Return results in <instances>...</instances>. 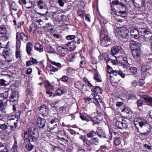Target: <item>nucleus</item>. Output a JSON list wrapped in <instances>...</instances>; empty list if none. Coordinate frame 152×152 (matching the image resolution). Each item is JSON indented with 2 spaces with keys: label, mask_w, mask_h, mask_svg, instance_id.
<instances>
[{
  "label": "nucleus",
  "mask_w": 152,
  "mask_h": 152,
  "mask_svg": "<svg viewBox=\"0 0 152 152\" xmlns=\"http://www.w3.org/2000/svg\"><path fill=\"white\" fill-rule=\"evenodd\" d=\"M139 0H131L134 5L137 7H138L139 6Z\"/></svg>",
  "instance_id": "obj_53"
},
{
  "label": "nucleus",
  "mask_w": 152,
  "mask_h": 152,
  "mask_svg": "<svg viewBox=\"0 0 152 152\" xmlns=\"http://www.w3.org/2000/svg\"><path fill=\"white\" fill-rule=\"evenodd\" d=\"M37 124L40 129L43 128L45 126L46 120L41 117L38 118L37 120Z\"/></svg>",
  "instance_id": "obj_17"
},
{
  "label": "nucleus",
  "mask_w": 152,
  "mask_h": 152,
  "mask_svg": "<svg viewBox=\"0 0 152 152\" xmlns=\"http://www.w3.org/2000/svg\"><path fill=\"white\" fill-rule=\"evenodd\" d=\"M21 111L19 110H16V111L15 112V117L16 118L19 117Z\"/></svg>",
  "instance_id": "obj_63"
},
{
  "label": "nucleus",
  "mask_w": 152,
  "mask_h": 152,
  "mask_svg": "<svg viewBox=\"0 0 152 152\" xmlns=\"http://www.w3.org/2000/svg\"><path fill=\"white\" fill-rule=\"evenodd\" d=\"M151 126L148 123L141 128V131H138L143 136H146L149 134L151 131Z\"/></svg>",
  "instance_id": "obj_10"
},
{
  "label": "nucleus",
  "mask_w": 152,
  "mask_h": 152,
  "mask_svg": "<svg viewBox=\"0 0 152 152\" xmlns=\"http://www.w3.org/2000/svg\"><path fill=\"white\" fill-rule=\"evenodd\" d=\"M94 78L95 80L98 82H102V79L98 73H96L95 74Z\"/></svg>",
  "instance_id": "obj_42"
},
{
  "label": "nucleus",
  "mask_w": 152,
  "mask_h": 152,
  "mask_svg": "<svg viewBox=\"0 0 152 152\" xmlns=\"http://www.w3.org/2000/svg\"><path fill=\"white\" fill-rule=\"evenodd\" d=\"M65 90L63 89H59L56 90V94L58 95H61L64 93Z\"/></svg>",
  "instance_id": "obj_49"
},
{
  "label": "nucleus",
  "mask_w": 152,
  "mask_h": 152,
  "mask_svg": "<svg viewBox=\"0 0 152 152\" xmlns=\"http://www.w3.org/2000/svg\"><path fill=\"white\" fill-rule=\"evenodd\" d=\"M126 115L127 116H129L132 114V112L128 108H125L124 110H122Z\"/></svg>",
  "instance_id": "obj_38"
},
{
  "label": "nucleus",
  "mask_w": 152,
  "mask_h": 152,
  "mask_svg": "<svg viewBox=\"0 0 152 152\" xmlns=\"http://www.w3.org/2000/svg\"><path fill=\"white\" fill-rule=\"evenodd\" d=\"M9 94L7 91L0 94V110L3 113L5 112V108L7 104Z\"/></svg>",
  "instance_id": "obj_3"
},
{
  "label": "nucleus",
  "mask_w": 152,
  "mask_h": 152,
  "mask_svg": "<svg viewBox=\"0 0 152 152\" xmlns=\"http://www.w3.org/2000/svg\"><path fill=\"white\" fill-rule=\"evenodd\" d=\"M85 11L84 10H78L77 12V14L78 15L80 16L81 18H84V14H85Z\"/></svg>",
  "instance_id": "obj_39"
},
{
  "label": "nucleus",
  "mask_w": 152,
  "mask_h": 152,
  "mask_svg": "<svg viewBox=\"0 0 152 152\" xmlns=\"http://www.w3.org/2000/svg\"><path fill=\"white\" fill-rule=\"evenodd\" d=\"M143 102L142 100H138L137 101V106L138 107H142L143 105Z\"/></svg>",
  "instance_id": "obj_61"
},
{
  "label": "nucleus",
  "mask_w": 152,
  "mask_h": 152,
  "mask_svg": "<svg viewBox=\"0 0 152 152\" xmlns=\"http://www.w3.org/2000/svg\"><path fill=\"white\" fill-rule=\"evenodd\" d=\"M149 69L150 67L147 65H142L141 66V70L142 72H145L147 70Z\"/></svg>",
  "instance_id": "obj_51"
},
{
  "label": "nucleus",
  "mask_w": 152,
  "mask_h": 152,
  "mask_svg": "<svg viewBox=\"0 0 152 152\" xmlns=\"http://www.w3.org/2000/svg\"><path fill=\"white\" fill-rule=\"evenodd\" d=\"M40 113L44 116H46L49 113V109L45 105H42L38 108Z\"/></svg>",
  "instance_id": "obj_13"
},
{
  "label": "nucleus",
  "mask_w": 152,
  "mask_h": 152,
  "mask_svg": "<svg viewBox=\"0 0 152 152\" xmlns=\"http://www.w3.org/2000/svg\"><path fill=\"white\" fill-rule=\"evenodd\" d=\"M58 140H59V142L60 143L63 145H64L67 142V141L65 139L64 137H61L60 138H58Z\"/></svg>",
  "instance_id": "obj_43"
},
{
  "label": "nucleus",
  "mask_w": 152,
  "mask_h": 152,
  "mask_svg": "<svg viewBox=\"0 0 152 152\" xmlns=\"http://www.w3.org/2000/svg\"><path fill=\"white\" fill-rule=\"evenodd\" d=\"M96 134L100 138H104L108 141L112 138V135L111 133L110 132L109 135H107L101 129H98L96 131Z\"/></svg>",
  "instance_id": "obj_7"
},
{
  "label": "nucleus",
  "mask_w": 152,
  "mask_h": 152,
  "mask_svg": "<svg viewBox=\"0 0 152 152\" xmlns=\"http://www.w3.org/2000/svg\"><path fill=\"white\" fill-rule=\"evenodd\" d=\"M9 83V81H7L3 79H0V84L1 86H6L8 85Z\"/></svg>",
  "instance_id": "obj_46"
},
{
  "label": "nucleus",
  "mask_w": 152,
  "mask_h": 152,
  "mask_svg": "<svg viewBox=\"0 0 152 152\" xmlns=\"http://www.w3.org/2000/svg\"><path fill=\"white\" fill-rule=\"evenodd\" d=\"M28 142L25 144V147L26 150L28 151H30L32 150L34 148V145H32V143L33 142H30L28 141Z\"/></svg>",
  "instance_id": "obj_27"
},
{
  "label": "nucleus",
  "mask_w": 152,
  "mask_h": 152,
  "mask_svg": "<svg viewBox=\"0 0 152 152\" xmlns=\"http://www.w3.org/2000/svg\"><path fill=\"white\" fill-rule=\"evenodd\" d=\"M74 85L75 88L80 91H81L83 88L84 85L80 81L75 82L74 83Z\"/></svg>",
  "instance_id": "obj_24"
},
{
  "label": "nucleus",
  "mask_w": 152,
  "mask_h": 152,
  "mask_svg": "<svg viewBox=\"0 0 152 152\" xmlns=\"http://www.w3.org/2000/svg\"><path fill=\"white\" fill-rule=\"evenodd\" d=\"M48 67L50 69V73L52 74H53L56 72L58 71V68H55L50 65H49Z\"/></svg>",
  "instance_id": "obj_41"
},
{
  "label": "nucleus",
  "mask_w": 152,
  "mask_h": 152,
  "mask_svg": "<svg viewBox=\"0 0 152 152\" xmlns=\"http://www.w3.org/2000/svg\"><path fill=\"white\" fill-rule=\"evenodd\" d=\"M0 152H9V149L6 145L4 146V147L0 149Z\"/></svg>",
  "instance_id": "obj_55"
},
{
  "label": "nucleus",
  "mask_w": 152,
  "mask_h": 152,
  "mask_svg": "<svg viewBox=\"0 0 152 152\" xmlns=\"http://www.w3.org/2000/svg\"><path fill=\"white\" fill-rule=\"evenodd\" d=\"M18 145L16 141L14 142L13 145L11 148L12 151L13 152H18Z\"/></svg>",
  "instance_id": "obj_44"
},
{
  "label": "nucleus",
  "mask_w": 152,
  "mask_h": 152,
  "mask_svg": "<svg viewBox=\"0 0 152 152\" xmlns=\"http://www.w3.org/2000/svg\"><path fill=\"white\" fill-rule=\"evenodd\" d=\"M58 119L57 118H54L52 119L48 124V128L50 130H52L57 127L58 124Z\"/></svg>",
  "instance_id": "obj_12"
},
{
  "label": "nucleus",
  "mask_w": 152,
  "mask_h": 152,
  "mask_svg": "<svg viewBox=\"0 0 152 152\" xmlns=\"http://www.w3.org/2000/svg\"><path fill=\"white\" fill-rule=\"evenodd\" d=\"M47 51L48 53H51L56 52L55 50H54L51 46L47 48Z\"/></svg>",
  "instance_id": "obj_50"
},
{
  "label": "nucleus",
  "mask_w": 152,
  "mask_h": 152,
  "mask_svg": "<svg viewBox=\"0 0 152 152\" xmlns=\"http://www.w3.org/2000/svg\"><path fill=\"white\" fill-rule=\"evenodd\" d=\"M127 125L126 121L121 118H118L115 121V128L122 129L126 128Z\"/></svg>",
  "instance_id": "obj_4"
},
{
  "label": "nucleus",
  "mask_w": 152,
  "mask_h": 152,
  "mask_svg": "<svg viewBox=\"0 0 152 152\" xmlns=\"http://www.w3.org/2000/svg\"><path fill=\"white\" fill-rule=\"evenodd\" d=\"M3 54L7 61H11L13 60V55L10 49L6 48H5L3 50Z\"/></svg>",
  "instance_id": "obj_6"
},
{
  "label": "nucleus",
  "mask_w": 152,
  "mask_h": 152,
  "mask_svg": "<svg viewBox=\"0 0 152 152\" xmlns=\"http://www.w3.org/2000/svg\"><path fill=\"white\" fill-rule=\"evenodd\" d=\"M68 78H69L68 76L66 75H64L59 80L64 82H66L68 81Z\"/></svg>",
  "instance_id": "obj_56"
},
{
  "label": "nucleus",
  "mask_w": 152,
  "mask_h": 152,
  "mask_svg": "<svg viewBox=\"0 0 152 152\" xmlns=\"http://www.w3.org/2000/svg\"><path fill=\"white\" fill-rule=\"evenodd\" d=\"M83 80L85 82V83L89 87H91L93 86L92 84L90 82V81L86 77L83 78Z\"/></svg>",
  "instance_id": "obj_52"
},
{
  "label": "nucleus",
  "mask_w": 152,
  "mask_h": 152,
  "mask_svg": "<svg viewBox=\"0 0 152 152\" xmlns=\"http://www.w3.org/2000/svg\"><path fill=\"white\" fill-rule=\"evenodd\" d=\"M121 49L122 48L120 45L113 46L111 48V53L113 55L117 54Z\"/></svg>",
  "instance_id": "obj_18"
},
{
  "label": "nucleus",
  "mask_w": 152,
  "mask_h": 152,
  "mask_svg": "<svg viewBox=\"0 0 152 152\" xmlns=\"http://www.w3.org/2000/svg\"><path fill=\"white\" fill-rule=\"evenodd\" d=\"M26 133L28 134V141L30 142H34L37 139L38 137V132L37 129L31 127L28 128L26 131Z\"/></svg>",
  "instance_id": "obj_2"
},
{
  "label": "nucleus",
  "mask_w": 152,
  "mask_h": 152,
  "mask_svg": "<svg viewBox=\"0 0 152 152\" xmlns=\"http://www.w3.org/2000/svg\"><path fill=\"white\" fill-rule=\"evenodd\" d=\"M0 77L7 81H9L10 80V75L7 74H0Z\"/></svg>",
  "instance_id": "obj_32"
},
{
  "label": "nucleus",
  "mask_w": 152,
  "mask_h": 152,
  "mask_svg": "<svg viewBox=\"0 0 152 152\" xmlns=\"http://www.w3.org/2000/svg\"><path fill=\"white\" fill-rule=\"evenodd\" d=\"M96 134V132L92 131L88 133L87 134V136L88 137L90 138L95 136Z\"/></svg>",
  "instance_id": "obj_45"
},
{
  "label": "nucleus",
  "mask_w": 152,
  "mask_h": 152,
  "mask_svg": "<svg viewBox=\"0 0 152 152\" xmlns=\"http://www.w3.org/2000/svg\"><path fill=\"white\" fill-rule=\"evenodd\" d=\"M58 138L61 137L63 138L65 136V132L64 130H60L58 131L57 133Z\"/></svg>",
  "instance_id": "obj_34"
},
{
  "label": "nucleus",
  "mask_w": 152,
  "mask_h": 152,
  "mask_svg": "<svg viewBox=\"0 0 152 152\" xmlns=\"http://www.w3.org/2000/svg\"><path fill=\"white\" fill-rule=\"evenodd\" d=\"M126 10H124L119 11L118 12H116V10L114 8H113L111 6V9L110 10V13L112 15L115 14L118 15L122 17L125 18L126 17V14L125 12Z\"/></svg>",
  "instance_id": "obj_14"
},
{
  "label": "nucleus",
  "mask_w": 152,
  "mask_h": 152,
  "mask_svg": "<svg viewBox=\"0 0 152 152\" xmlns=\"http://www.w3.org/2000/svg\"><path fill=\"white\" fill-rule=\"evenodd\" d=\"M8 39V37L6 36H2L0 37V47L5 48L7 46L6 44V42Z\"/></svg>",
  "instance_id": "obj_15"
},
{
  "label": "nucleus",
  "mask_w": 152,
  "mask_h": 152,
  "mask_svg": "<svg viewBox=\"0 0 152 152\" xmlns=\"http://www.w3.org/2000/svg\"><path fill=\"white\" fill-rule=\"evenodd\" d=\"M11 7L12 10L15 11H17L19 10L18 6L15 2H13L12 3L11 5Z\"/></svg>",
  "instance_id": "obj_37"
},
{
  "label": "nucleus",
  "mask_w": 152,
  "mask_h": 152,
  "mask_svg": "<svg viewBox=\"0 0 152 152\" xmlns=\"http://www.w3.org/2000/svg\"><path fill=\"white\" fill-rule=\"evenodd\" d=\"M137 71V69L135 67H132L128 70V72L130 75L136 74Z\"/></svg>",
  "instance_id": "obj_33"
},
{
  "label": "nucleus",
  "mask_w": 152,
  "mask_h": 152,
  "mask_svg": "<svg viewBox=\"0 0 152 152\" xmlns=\"http://www.w3.org/2000/svg\"><path fill=\"white\" fill-rule=\"evenodd\" d=\"M37 5L40 9L46 10L47 6L45 3L42 0L38 1Z\"/></svg>",
  "instance_id": "obj_21"
},
{
  "label": "nucleus",
  "mask_w": 152,
  "mask_h": 152,
  "mask_svg": "<svg viewBox=\"0 0 152 152\" xmlns=\"http://www.w3.org/2000/svg\"><path fill=\"white\" fill-rule=\"evenodd\" d=\"M33 47V45L30 42L27 43L26 46V52L29 55H31V51Z\"/></svg>",
  "instance_id": "obj_23"
},
{
  "label": "nucleus",
  "mask_w": 152,
  "mask_h": 152,
  "mask_svg": "<svg viewBox=\"0 0 152 152\" xmlns=\"http://www.w3.org/2000/svg\"><path fill=\"white\" fill-rule=\"evenodd\" d=\"M111 3H112L113 5H120L123 7L124 10H126L125 5L123 3H120L118 0H114L112 1Z\"/></svg>",
  "instance_id": "obj_30"
},
{
  "label": "nucleus",
  "mask_w": 152,
  "mask_h": 152,
  "mask_svg": "<svg viewBox=\"0 0 152 152\" xmlns=\"http://www.w3.org/2000/svg\"><path fill=\"white\" fill-rule=\"evenodd\" d=\"M93 88H94L91 90L92 92L97 93H99L100 94H102V89L99 86H94Z\"/></svg>",
  "instance_id": "obj_29"
},
{
  "label": "nucleus",
  "mask_w": 152,
  "mask_h": 152,
  "mask_svg": "<svg viewBox=\"0 0 152 152\" xmlns=\"http://www.w3.org/2000/svg\"><path fill=\"white\" fill-rule=\"evenodd\" d=\"M18 92L16 91H13L10 95V98H9V101H12L13 99H16L19 96Z\"/></svg>",
  "instance_id": "obj_25"
},
{
  "label": "nucleus",
  "mask_w": 152,
  "mask_h": 152,
  "mask_svg": "<svg viewBox=\"0 0 152 152\" xmlns=\"http://www.w3.org/2000/svg\"><path fill=\"white\" fill-rule=\"evenodd\" d=\"M57 50L62 56H64L69 52L68 49L67 48H64L61 46H58L57 48Z\"/></svg>",
  "instance_id": "obj_16"
},
{
  "label": "nucleus",
  "mask_w": 152,
  "mask_h": 152,
  "mask_svg": "<svg viewBox=\"0 0 152 152\" xmlns=\"http://www.w3.org/2000/svg\"><path fill=\"white\" fill-rule=\"evenodd\" d=\"M121 140L120 138H116L114 141V144L116 146L119 145L121 143Z\"/></svg>",
  "instance_id": "obj_48"
},
{
  "label": "nucleus",
  "mask_w": 152,
  "mask_h": 152,
  "mask_svg": "<svg viewBox=\"0 0 152 152\" xmlns=\"http://www.w3.org/2000/svg\"><path fill=\"white\" fill-rule=\"evenodd\" d=\"M75 37L74 35H68L66 37V39L68 40H71L74 39Z\"/></svg>",
  "instance_id": "obj_64"
},
{
  "label": "nucleus",
  "mask_w": 152,
  "mask_h": 152,
  "mask_svg": "<svg viewBox=\"0 0 152 152\" xmlns=\"http://www.w3.org/2000/svg\"><path fill=\"white\" fill-rule=\"evenodd\" d=\"M128 96L129 99H136L135 96L134 95V94H129L128 95Z\"/></svg>",
  "instance_id": "obj_62"
},
{
  "label": "nucleus",
  "mask_w": 152,
  "mask_h": 152,
  "mask_svg": "<svg viewBox=\"0 0 152 152\" xmlns=\"http://www.w3.org/2000/svg\"><path fill=\"white\" fill-rule=\"evenodd\" d=\"M118 36L121 39H123L128 35L126 28L124 27H119L116 29Z\"/></svg>",
  "instance_id": "obj_8"
},
{
  "label": "nucleus",
  "mask_w": 152,
  "mask_h": 152,
  "mask_svg": "<svg viewBox=\"0 0 152 152\" xmlns=\"http://www.w3.org/2000/svg\"><path fill=\"white\" fill-rule=\"evenodd\" d=\"M100 44L104 47H108L112 43V39L108 35L104 36V38L100 40Z\"/></svg>",
  "instance_id": "obj_11"
},
{
  "label": "nucleus",
  "mask_w": 152,
  "mask_h": 152,
  "mask_svg": "<svg viewBox=\"0 0 152 152\" xmlns=\"http://www.w3.org/2000/svg\"><path fill=\"white\" fill-rule=\"evenodd\" d=\"M16 44L19 42L20 46L21 45L20 41H22L24 42H26L28 40V36L24 33L23 32H18L16 34Z\"/></svg>",
  "instance_id": "obj_5"
},
{
  "label": "nucleus",
  "mask_w": 152,
  "mask_h": 152,
  "mask_svg": "<svg viewBox=\"0 0 152 152\" xmlns=\"http://www.w3.org/2000/svg\"><path fill=\"white\" fill-rule=\"evenodd\" d=\"M0 129L3 130L7 131V129H8V126L5 123H3L0 124Z\"/></svg>",
  "instance_id": "obj_40"
},
{
  "label": "nucleus",
  "mask_w": 152,
  "mask_h": 152,
  "mask_svg": "<svg viewBox=\"0 0 152 152\" xmlns=\"http://www.w3.org/2000/svg\"><path fill=\"white\" fill-rule=\"evenodd\" d=\"M139 85L140 86H143L145 84L144 79H140L139 80Z\"/></svg>",
  "instance_id": "obj_59"
},
{
  "label": "nucleus",
  "mask_w": 152,
  "mask_h": 152,
  "mask_svg": "<svg viewBox=\"0 0 152 152\" xmlns=\"http://www.w3.org/2000/svg\"><path fill=\"white\" fill-rule=\"evenodd\" d=\"M142 34L141 36H139V32L136 29H131L130 30V34L132 37L136 39H139V40L142 41L148 39H151V32L149 30L144 28H142L140 31Z\"/></svg>",
  "instance_id": "obj_1"
},
{
  "label": "nucleus",
  "mask_w": 152,
  "mask_h": 152,
  "mask_svg": "<svg viewBox=\"0 0 152 152\" xmlns=\"http://www.w3.org/2000/svg\"><path fill=\"white\" fill-rule=\"evenodd\" d=\"M91 141L92 143L96 145L99 143V140L97 138H94L91 139Z\"/></svg>",
  "instance_id": "obj_58"
},
{
  "label": "nucleus",
  "mask_w": 152,
  "mask_h": 152,
  "mask_svg": "<svg viewBox=\"0 0 152 152\" xmlns=\"http://www.w3.org/2000/svg\"><path fill=\"white\" fill-rule=\"evenodd\" d=\"M17 43V44H16V50L15 54L16 57L17 58H20L21 56L20 52V44L19 42Z\"/></svg>",
  "instance_id": "obj_26"
},
{
  "label": "nucleus",
  "mask_w": 152,
  "mask_h": 152,
  "mask_svg": "<svg viewBox=\"0 0 152 152\" xmlns=\"http://www.w3.org/2000/svg\"><path fill=\"white\" fill-rule=\"evenodd\" d=\"M142 99L144 100L147 104L152 107V97L149 96H144Z\"/></svg>",
  "instance_id": "obj_20"
},
{
  "label": "nucleus",
  "mask_w": 152,
  "mask_h": 152,
  "mask_svg": "<svg viewBox=\"0 0 152 152\" xmlns=\"http://www.w3.org/2000/svg\"><path fill=\"white\" fill-rule=\"evenodd\" d=\"M48 60H49V61L52 64L57 66L58 67H61V65L60 63L56 62L54 61H52L49 58H48Z\"/></svg>",
  "instance_id": "obj_47"
},
{
  "label": "nucleus",
  "mask_w": 152,
  "mask_h": 152,
  "mask_svg": "<svg viewBox=\"0 0 152 152\" xmlns=\"http://www.w3.org/2000/svg\"><path fill=\"white\" fill-rule=\"evenodd\" d=\"M54 152H64L60 148L56 147L54 148Z\"/></svg>",
  "instance_id": "obj_60"
},
{
  "label": "nucleus",
  "mask_w": 152,
  "mask_h": 152,
  "mask_svg": "<svg viewBox=\"0 0 152 152\" xmlns=\"http://www.w3.org/2000/svg\"><path fill=\"white\" fill-rule=\"evenodd\" d=\"M130 45L131 50L140 48L141 46L140 43L134 41H131Z\"/></svg>",
  "instance_id": "obj_19"
},
{
  "label": "nucleus",
  "mask_w": 152,
  "mask_h": 152,
  "mask_svg": "<svg viewBox=\"0 0 152 152\" xmlns=\"http://www.w3.org/2000/svg\"><path fill=\"white\" fill-rule=\"evenodd\" d=\"M91 121L95 124H98L100 122V120L97 118H91Z\"/></svg>",
  "instance_id": "obj_54"
},
{
  "label": "nucleus",
  "mask_w": 152,
  "mask_h": 152,
  "mask_svg": "<svg viewBox=\"0 0 152 152\" xmlns=\"http://www.w3.org/2000/svg\"><path fill=\"white\" fill-rule=\"evenodd\" d=\"M35 47L36 50L40 52H42L43 51V46L39 43H36Z\"/></svg>",
  "instance_id": "obj_31"
},
{
  "label": "nucleus",
  "mask_w": 152,
  "mask_h": 152,
  "mask_svg": "<svg viewBox=\"0 0 152 152\" xmlns=\"http://www.w3.org/2000/svg\"><path fill=\"white\" fill-rule=\"evenodd\" d=\"M134 124L137 129L138 130V128L136 126L137 124H138L140 127L141 128L144 126L146 125L148 122L144 119L140 118H135L134 120Z\"/></svg>",
  "instance_id": "obj_9"
},
{
  "label": "nucleus",
  "mask_w": 152,
  "mask_h": 152,
  "mask_svg": "<svg viewBox=\"0 0 152 152\" xmlns=\"http://www.w3.org/2000/svg\"><path fill=\"white\" fill-rule=\"evenodd\" d=\"M123 66V67L124 69H127L129 67V64H125L124 63L123 61H120L119 62Z\"/></svg>",
  "instance_id": "obj_57"
},
{
  "label": "nucleus",
  "mask_w": 152,
  "mask_h": 152,
  "mask_svg": "<svg viewBox=\"0 0 152 152\" xmlns=\"http://www.w3.org/2000/svg\"><path fill=\"white\" fill-rule=\"evenodd\" d=\"M7 28L3 26H0V34L5 36L7 34Z\"/></svg>",
  "instance_id": "obj_28"
},
{
  "label": "nucleus",
  "mask_w": 152,
  "mask_h": 152,
  "mask_svg": "<svg viewBox=\"0 0 152 152\" xmlns=\"http://www.w3.org/2000/svg\"><path fill=\"white\" fill-rule=\"evenodd\" d=\"M76 42L75 41L69 42V48L72 50H74L76 48Z\"/></svg>",
  "instance_id": "obj_36"
},
{
  "label": "nucleus",
  "mask_w": 152,
  "mask_h": 152,
  "mask_svg": "<svg viewBox=\"0 0 152 152\" xmlns=\"http://www.w3.org/2000/svg\"><path fill=\"white\" fill-rule=\"evenodd\" d=\"M32 2L30 0H27L24 4L25 5L26 8L29 9L32 6Z\"/></svg>",
  "instance_id": "obj_35"
},
{
  "label": "nucleus",
  "mask_w": 152,
  "mask_h": 152,
  "mask_svg": "<svg viewBox=\"0 0 152 152\" xmlns=\"http://www.w3.org/2000/svg\"><path fill=\"white\" fill-rule=\"evenodd\" d=\"M132 50V54L134 58H137L139 57L141 54L140 48Z\"/></svg>",
  "instance_id": "obj_22"
}]
</instances>
